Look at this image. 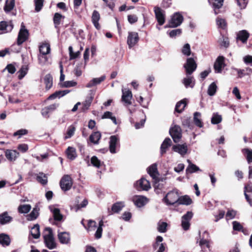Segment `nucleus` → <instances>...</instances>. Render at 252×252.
Masks as SVG:
<instances>
[{"label":"nucleus","instance_id":"nucleus-1","mask_svg":"<svg viewBox=\"0 0 252 252\" xmlns=\"http://www.w3.org/2000/svg\"><path fill=\"white\" fill-rule=\"evenodd\" d=\"M179 198V193L177 189L168 192L163 199V201L167 204L170 205H177Z\"/></svg>","mask_w":252,"mask_h":252},{"label":"nucleus","instance_id":"nucleus-2","mask_svg":"<svg viewBox=\"0 0 252 252\" xmlns=\"http://www.w3.org/2000/svg\"><path fill=\"white\" fill-rule=\"evenodd\" d=\"M45 230L48 231V234L43 236L46 246L50 250L55 249L56 247V243L54 240L52 229L50 227H46Z\"/></svg>","mask_w":252,"mask_h":252},{"label":"nucleus","instance_id":"nucleus-3","mask_svg":"<svg viewBox=\"0 0 252 252\" xmlns=\"http://www.w3.org/2000/svg\"><path fill=\"white\" fill-rule=\"evenodd\" d=\"M197 64L193 58H188L184 64L187 75H190L196 69Z\"/></svg>","mask_w":252,"mask_h":252},{"label":"nucleus","instance_id":"nucleus-4","mask_svg":"<svg viewBox=\"0 0 252 252\" xmlns=\"http://www.w3.org/2000/svg\"><path fill=\"white\" fill-rule=\"evenodd\" d=\"M183 17L179 13H175L171 17L166 28H176L180 26L183 21Z\"/></svg>","mask_w":252,"mask_h":252},{"label":"nucleus","instance_id":"nucleus-5","mask_svg":"<svg viewBox=\"0 0 252 252\" xmlns=\"http://www.w3.org/2000/svg\"><path fill=\"white\" fill-rule=\"evenodd\" d=\"M72 180L68 175H64L60 182V187L64 191L69 190L72 187Z\"/></svg>","mask_w":252,"mask_h":252},{"label":"nucleus","instance_id":"nucleus-6","mask_svg":"<svg viewBox=\"0 0 252 252\" xmlns=\"http://www.w3.org/2000/svg\"><path fill=\"white\" fill-rule=\"evenodd\" d=\"M169 134L175 143H178L182 138V129L178 125H175L169 129Z\"/></svg>","mask_w":252,"mask_h":252},{"label":"nucleus","instance_id":"nucleus-7","mask_svg":"<svg viewBox=\"0 0 252 252\" xmlns=\"http://www.w3.org/2000/svg\"><path fill=\"white\" fill-rule=\"evenodd\" d=\"M29 35V31L25 28V26L22 23L21 24V28L18 33V35L17 39V45H21V44H22L28 39Z\"/></svg>","mask_w":252,"mask_h":252},{"label":"nucleus","instance_id":"nucleus-8","mask_svg":"<svg viewBox=\"0 0 252 252\" xmlns=\"http://www.w3.org/2000/svg\"><path fill=\"white\" fill-rule=\"evenodd\" d=\"M154 12L156 18L160 26L163 25L165 23V14L164 11L162 10L160 7L156 6L154 7Z\"/></svg>","mask_w":252,"mask_h":252},{"label":"nucleus","instance_id":"nucleus-9","mask_svg":"<svg viewBox=\"0 0 252 252\" xmlns=\"http://www.w3.org/2000/svg\"><path fill=\"white\" fill-rule=\"evenodd\" d=\"M139 37L136 32H129L127 38V44L129 48L134 47L139 41Z\"/></svg>","mask_w":252,"mask_h":252},{"label":"nucleus","instance_id":"nucleus-10","mask_svg":"<svg viewBox=\"0 0 252 252\" xmlns=\"http://www.w3.org/2000/svg\"><path fill=\"white\" fill-rule=\"evenodd\" d=\"M135 187L138 190H148L151 188L149 181L144 177L136 182Z\"/></svg>","mask_w":252,"mask_h":252},{"label":"nucleus","instance_id":"nucleus-11","mask_svg":"<svg viewBox=\"0 0 252 252\" xmlns=\"http://www.w3.org/2000/svg\"><path fill=\"white\" fill-rule=\"evenodd\" d=\"M165 180V178H159L158 177L154 179L153 186L156 193H160L162 189L164 188L166 184Z\"/></svg>","mask_w":252,"mask_h":252},{"label":"nucleus","instance_id":"nucleus-12","mask_svg":"<svg viewBox=\"0 0 252 252\" xmlns=\"http://www.w3.org/2000/svg\"><path fill=\"white\" fill-rule=\"evenodd\" d=\"M14 27L13 22L11 20L0 22V31L1 33H6L12 31Z\"/></svg>","mask_w":252,"mask_h":252},{"label":"nucleus","instance_id":"nucleus-13","mask_svg":"<svg viewBox=\"0 0 252 252\" xmlns=\"http://www.w3.org/2000/svg\"><path fill=\"white\" fill-rule=\"evenodd\" d=\"M59 106V103H55L45 107L41 110L42 115L46 118H49L50 117L49 114L54 112Z\"/></svg>","mask_w":252,"mask_h":252},{"label":"nucleus","instance_id":"nucleus-14","mask_svg":"<svg viewBox=\"0 0 252 252\" xmlns=\"http://www.w3.org/2000/svg\"><path fill=\"white\" fill-rule=\"evenodd\" d=\"M119 138L118 135H112L110 137L109 141V151L111 153H116V148L117 145L119 144Z\"/></svg>","mask_w":252,"mask_h":252},{"label":"nucleus","instance_id":"nucleus-15","mask_svg":"<svg viewBox=\"0 0 252 252\" xmlns=\"http://www.w3.org/2000/svg\"><path fill=\"white\" fill-rule=\"evenodd\" d=\"M224 0H208V2L212 5L215 15L220 12L219 10L223 5Z\"/></svg>","mask_w":252,"mask_h":252},{"label":"nucleus","instance_id":"nucleus-16","mask_svg":"<svg viewBox=\"0 0 252 252\" xmlns=\"http://www.w3.org/2000/svg\"><path fill=\"white\" fill-rule=\"evenodd\" d=\"M244 191L247 201L252 206V199L250 197V195L248 194V193H252V183L251 182L249 181L247 184H245Z\"/></svg>","mask_w":252,"mask_h":252},{"label":"nucleus","instance_id":"nucleus-17","mask_svg":"<svg viewBox=\"0 0 252 252\" xmlns=\"http://www.w3.org/2000/svg\"><path fill=\"white\" fill-rule=\"evenodd\" d=\"M172 150L177 153H178L182 156L186 155L188 152V146L186 143L183 144L174 145L172 147Z\"/></svg>","mask_w":252,"mask_h":252},{"label":"nucleus","instance_id":"nucleus-18","mask_svg":"<svg viewBox=\"0 0 252 252\" xmlns=\"http://www.w3.org/2000/svg\"><path fill=\"white\" fill-rule=\"evenodd\" d=\"M224 65V58L223 56H219L214 63L215 70L218 73L222 71V68Z\"/></svg>","mask_w":252,"mask_h":252},{"label":"nucleus","instance_id":"nucleus-19","mask_svg":"<svg viewBox=\"0 0 252 252\" xmlns=\"http://www.w3.org/2000/svg\"><path fill=\"white\" fill-rule=\"evenodd\" d=\"M132 94L131 91L129 90H123L122 101L124 102L127 105L131 104V99Z\"/></svg>","mask_w":252,"mask_h":252},{"label":"nucleus","instance_id":"nucleus-20","mask_svg":"<svg viewBox=\"0 0 252 252\" xmlns=\"http://www.w3.org/2000/svg\"><path fill=\"white\" fill-rule=\"evenodd\" d=\"M5 156L10 161H14L19 156V153L16 150L7 149L5 151Z\"/></svg>","mask_w":252,"mask_h":252},{"label":"nucleus","instance_id":"nucleus-21","mask_svg":"<svg viewBox=\"0 0 252 252\" xmlns=\"http://www.w3.org/2000/svg\"><path fill=\"white\" fill-rule=\"evenodd\" d=\"M250 36V33L246 30L240 31L237 34V40L241 41L243 43H246Z\"/></svg>","mask_w":252,"mask_h":252},{"label":"nucleus","instance_id":"nucleus-22","mask_svg":"<svg viewBox=\"0 0 252 252\" xmlns=\"http://www.w3.org/2000/svg\"><path fill=\"white\" fill-rule=\"evenodd\" d=\"M147 172L152 177L153 180L158 178L157 175H158L159 173L157 164L154 163L150 165L147 169Z\"/></svg>","mask_w":252,"mask_h":252},{"label":"nucleus","instance_id":"nucleus-23","mask_svg":"<svg viewBox=\"0 0 252 252\" xmlns=\"http://www.w3.org/2000/svg\"><path fill=\"white\" fill-rule=\"evenodd\" d=\"M172 145V141L170 138L166 137L165 138L160 146V154L161 155L165 154L167 149Z\"/></svg>","mask_w":252,"mask_h":252},{"label":"nucleus","instance_id":"nucleus-24","mask_svg":"<svg viewBox=\"0 0 252 252\" xmlns=\"http://www.w3.org/2000/svg\"><path fill=\"white\" fill-rule=\"evenodd\" d=\"M106 78L105 75H102L99 78H94L91 80L86 85V87L88 88H92L97 85L100 84L102 82L104 81Z\"/></svg>","mask_w":252,"mask_h":252},{"label":"nucleus","instance_id":"nucleus-25","mask_svg":"<svg viewBox=\"0 0 252 252\" xmlns=\"http://www.w3.org/2000/svg\"><path fill=\"white\" fill-rule=\"evenodd\" d=\"M69 92H70V91L68 90L56 91L54 93L50 95L47 98V99L45 100V101H47V100L55 99L57 97H61L62 96H63L65 95H66V94H68Z\"/></svg>","mask_w":252,"mask_h":252},{"label":"nucleus","instance_id":"nucleus-26","mask_svg":"<svg viewBox=\"0 0 252 252\" xmlns=\"http://www.w3.org/2000/svg\"><path fill=\"white\" fill-rule=\"evenodd\" d=\"M192 202L191 198L187 195L179 196L177 205H185L188 206L191 204Z\"/></svg>","mask_w":252,"mask_h":252},{"label":"nucleus","instance_id":"nucleus-27","mask_svg":"<svg viewBox=\"0 0 252 252\" xmlns=\"http://www.w3.org/2000/svg\"><path fill=\"white\" fill-rule=\"evenodd\" d=\"M58 238L61 243L67 244L70 241L69 233L66 232L59 233Z\"/></svg>","mask_w":252,"mask_h":252},{"label":"nucleus","instance_id":"nucleus-28","mask_svg":"<svg viewBox=\"0 0 252 252\" xmlns=\"http://www.w3.org/2000/svg\"><path fill=\"white\" fill-rule=\"evenodd\" d=\"M65 154L67 158L71 160L75 159L77 156L76 149L72 147H68L67 148Z\"/></svg>","mask_w":252,"mask_h":252},{"label":"nucleus","instance_id":"nucleus-29","mask_svg":"<svg viewBox=\"0 0 252 252\" xmlns=\"http://www.w3.org/2000/svg\"><path fill=\"white\" fill-rule=\"evenodd\" d=\"M133 202L135 206L138 207H141L146 204L147 199L146 197L138 196L136 197V198L133 200Z\"/></svg>","mask_w":252,"mask_h":252},{"label":"nucleus","instance_id":"nucleus-30","mask_svg":"<svg viewBox=\"0 0 252 252\" xmlns=\"http://www.w3.org/2000/svg\"><path fill=\"white\" fill-rule=\"evenodd\" d=\"M101 137V134L99 131L93 132L89 137V140L91 142L94 144H98L99 141Z\"/></svg>","mask_w":252,"mask_h":252},{"label":"nucleus","instance_id":"nucleus-31","mask_svg":"<svg viewBox=\"0 0 252 252\" xmlns=\"http://www.w3.org/2000/svg\"><path fill=\"white\" fill-rule=\"evenodd\" d=\"M39 50L40 54L48 55L50 53V45L48 43H42L39 47Z\"/></svg>","mask_w":252,"mask_h":252},{"label":"nucleus","instance_id":"nucleus-32","mask_svg":"<svg viewBox=\"0 0 252 252\" xmlns=\"http://www.w3.org/2000/svg\"><path fill=\"white\" fill-rule=\"evenodd\" d=\"M182 83L186 88H188L190 87L192 88L195 85V79L193 76H190L187 78H184L182 81Z\"/></svg>","mask_w":252,"mask_h":252},{"label":"nucleus","instance_id":"nucleus-33","mask_svg":"<svg viewBox=\"0 0 252 252\" xmlns=\"http://www.w3.org/2000/svg\"><path fill=\"white\" fill-rule=\"evenodd\" d=\"M187 104V102L186 99L181 100L177 103L175 111L179 113H181L184 110Z\"/></svg>","mask_w":252,"mask_h":252},{"label":"nucleus","instance_id":"nucleus-34","mask_svg":"<svg viewBox=\"0 0 252 252\" xmlns=\"http://www.w3.org/2000/svg\"><path fill=\"white\" fill-rule=\"evenodd\" d=\"M64 16L62 15L59 13H55L53 17V22L55 27L56 29L59 28V26L60 25L62 20L64 19Z\"/></svg>","mask_w":252,"mask_h":252},{"label":"nucleus","instance_id":"nucleus-35","mask_svg":"<svg viewBox=\"0 0 252 252\" xmlns=\"http://www.w3.org/2000/svg\"><path fill=\"white\" fill-rule=\"evenodd\" d=\"M125 206L124 204L122 202H117L113 204L111 207V211L112 213H110L112 214L113 213H118L120 212L123 208Z\"/></svg>","mask_w":252,"mask_h":252},{"label":"nucleus","instance_id":"nucleus-36","mask_svg":"<svg viewBox=\"0 0 252 252\" xmlns=\"http://www.w3.org/2000/svg\"><path fill=\"white\" fill-rule=\"evenodd\" d=\"M10 239L9 236L5 234H0V244L3 247L8 246L10 244Z\"/></svg>","mask_w":252,"mask_h":252},{"label":"nucleus","instance_id":"nucleus-37","mask_svg":"<svg viewBox=\"0 0 252 252\" xmlns=\"http://www.w3.org/2000/svg\"><path fill=\"white\" fill-rule=\"evenodd\" d=\"M44 83L46 90H48L53 85V77L51 74H46L44 78Z\"/></svg>","mask_w":252,"mask_h":252},{"label":"nucleus","instance_id":"nucleus-38","mask_svg":"<svg viewBox=\"0 0 252 252\" xmlns=\"http://www.w3.org/2000/svg\"><path fill=\"white\" fill-rule=\"evenodd\" d=\"M12 220V218L8 216L7 212H5L0 215V223L1 224H5L9 223Z\"/></svg>","mask_w":252,"mask_h":252},{"label":"nucleus","instance_id":"nucleus-39","mask_svg":"<svg viewBox=\"0 0 252 252\" xmlns=\"http://www.w3.org/2000/svg\"><path fill=\"white\" fill-rule=\"evenodd\" d=\"M31 234L32 237L34 239H38L39 238L40 233V227L38 224H34V226L32 228L31 230Z\"/></svg>","mask_w":252,"mask_h":252},{"label":"nucleus","instance_id":"nucleus-40","mask_svg":"<svg viewBox=\"0 0 252 252\" xmlns=\"http://www.w3.org/2000/svg\"><path fill=\"white\" fill-rule=\"evenodd\" d=\"M242 152L245 157L248 163L252 162V150L249 148H245L242 150Z\"/></svg>","mask_w":252,"mask_h":252},{"label":"nucleus","instance_id":"nucleus-41","mask_svg":"<svg viewBox=\"0 0 252 252\" xmlns=\"http://www.w3.org/2000/svg\"><path fill=\"white\" fill-rule=\"evenodd\" d=\"M189 162V165L186 170V174H191L199 171V168L196 165L192 163L189 160H188Z\"/></svg>","mask_w":252,"mask_h":252},{"label":"nucleus","instance_id":"nucleus-42","mask_svg":"<svg viewBox=\"0 0 252 252\" xmlns=\"http://www.w3.org/2000/svg\"><path fill=\"white\" fill-rule=\"evenodd\" d=\"M181 52L184 55L187 57L189 56L190 55L193 56L194 55V53H191L190 46L189 43H186L183 46Z\"/></svg>","mask_w":252,"mask_h":252},{"label":"nucleus","instance_id":"nucleus-43","mask_svg":"<svg viewBox=\"0 0 252 252\" xmlns=\"http://www.w3.org/2000/svg\"><path fill=\"white\" fill-rule=\"evenodd\" d=\"M15 6V0H6L4 6V10L6 12H10Z\"/></svg>","mask_w":252,"mask_h":252},{"label":"nucleus","instance_id":"nucleus-44","mask_svg":"<svg viewBox=\"0 0 252 252\" xmlns=\"http://www.w3.org/2000/svg\"><path fill=\"white\" fill-rule=\"evenodd\" d=\"M201 116L200 113L196 112L194 113L193 121L194 124L199 127H202L203 124L199 118Z\"/></svg>","mask_w":252,"mask_h":252},{"label":"nucleus","instance_id":"nucleus-45","mask_svg":"<svg viewBox=\"0 0 252 252\" xmlns=\"http://www.w3.org/2000/svg\"><path fill=\"white\" fill-rule=\"evenodd\" d=\"M36 180L41 184L45 185L48 182L47 176L42 172L39 173V175L36 177Z\"/></svg>","mask_w":252,"mask_h":252},{"label":"nucleus","instance_id":"nucleus-46","mask_svg":"<svg viewBox=\"0 0 252 252\" xmlns=\"http://www.w3.org/2000/svg\"><path fill=\"white\" fill-rule=\"evenodd\" d=\"M217 86L215 82L212 83L208 87L207 93L210 96L214 95L217 92Z\"/></svg>","mask_w":252,"mask_h":252},{"label":"nucleus","instance_id":"nucleus-47","mask_svg":"<svg viewBox=\"0 0 252 252\" xmlns=\"http://www.w3.org/2000/svg\"><path fill=\"white\" fill-rule=\"evenodd\" d=\"M31 206L30 204L20 205L18 208V212L21 214H26L30 212Z\"/></svg>","mask_w":252,"mask_h":252},{"label":"nucleus","instance_id":"nucleus-48","mask_svg":"<svg viewBox=\"0 0 252 252\" xmlns=\"http://www.w3.org/2000/svg\"><path fill=\"white\" fill-rule=\"evenodd\" d=\"M54 219L56 221H61L63 219V215L61 214L59 208H54L52 211Z\"/></svg>","mask_w":252,"mask_h":252},{"label":"nucleus","instance_id":"nucleus-49","mask_svg":"<svg viewBox=\"0 0 252 252\" xmlns=\"http://www.w3.org/2000/svg\"><path fill=\"white\" fill-rule=\"evenodd\" d=\"M75 131V127L73 125L70 126L67 130L66 133L65 134L64 139L65 140L71 138L74 134Z\"/></svg>","mask_w":252,"mask_h":252},{"label":"nucleus","instance_id":"nucleus-50","mask_svg":"<svg viewBox=\"0 0 252 252\" xmlns=\"http://www.w3.org/2000/svg\"><path fill=\"white\" fill-rule=\"evenodd\" d=\"M210 242L207 239H205L204 238L201 239L199 242V246L201 247L202 251H205L206 248L209 249L210 247V245L209 244Z\"/></svg>","mask_w":252,"mask_h":252},{"label":"nucleus","instance_id":"nucleus-51","mask_svg":"<svg viewBox=\"0 0 252 252\" xmlns=\"http://www.w3.org/2000/svg\"><path fill=\"white\" fill-rule=\"evenodd\" d=\"M233 229L235 231H241L245 233V229L243 225L238 221H234L232 222Z\"/></svg>","mask_w":252,"mask_h":252},{"label":"nucleus","instance_id":"nucleus-52","mask_svg":"<svg viewBox=\"0 0 252 252\" xmlns=\"http://www.w3.org/2000/svg\"><path fill=\"white\" fill-rule=\"evenodd\" d=\"M70 60H74L79 57L81 54V51H78L74 53L73 51V48L72 46H69L68 48Z\"/></svg>","mask_w":252,"mask_h":252},{"label":"nucleus","instance_id":"nucleus-53","mask_svg":"<svg viewBox=\"0 0 252 252\" xmlns=\"http://www.w3.org/2000/svg\"><path fill=\"white\" fill-rule=\"evenodd\" d=\"M93 100V97L90 96L87 97L86 99L83 103L82 110L85 111L89 109Z\"/></svg>","mask_w":252,"mask_h":252},{"label":"nucleus","instance_id":"nucleus-54","mask_svg":"<svg viewBox=\"0 0 252 252\" xmlns=\"http://www.w3.org/2000/svg\"><path fill=\"white\" fill-rule=\"evenodd\" d=\"M216 23L218 27L223 30L226 29L227 23L225 19L218 17L216 19Z\"/></svg>","mask_w":252,"mask_h":252},{"label":"nucleus","instance_id":"nucleus-55","mask_svg":"<svg viewBox=\"0 0 252 252\" xmlns=\"http://www.w3.org/2000/svg\"><path fill=\"white\" fill-rule=\"evenodd\" d=\"M222 121V117L221 115L217 113H214L211 118V123L212 124L216 125L220 123Z\"/></svg>","mask_w":252,"mask_h":252},{"label":"nucleus","instance_id":"nucleus-56","mask_svg":"<svg viewBox=\"0 0 252 252\" xmlns=\"http://www.w3.org/2000/svg\"><path fill=\"white\" fill-rule=\"evenodd\" d=\"M38 210L34 208L29 215L28 220H35L38 216Z\"/></svg>","mask_w":252,"mask_h":252},{"label":"nucleus","instance_id":"nucleus-57","mask_svg":"<svg viewBox=\"0 0 252 252\" xmlns=\"http://www.w3.org/2000/svg\"><path fill=\"white\" fill-rule=\"evenodd\" d=\"M91 162L94 166L99 168L101 166V161L96 156H93L91 159Z\"/></svg>","mask_w":252,"mask_h":252},{"label":"nucleus","instance_id":"nucleus-58","mask_svg":"<svg viewBox=\"0 0 252 252\" xmlns=\"http://www.w3.org/2000/svg\"><path fill=\"white\" fill-rule=\"evenodd\" d=\"M38 60L39 64H45L48 61V58L47 55L40 54L38 56Z\"/></svg>","mask_w":252,"mask_h":252},{"label":"nucleus","instance_id":"nucleus-59","mask_svg":"<svg viewBox=\"0 0 252 252\" xmlns=\"http://www.w3.org/2000/svg\"><path fill=\"white\" fill-rule=\"evenodd\" d=\"M44 0H35V10L36 12L40 11L43 6Z\"/></svg>","mask_w":252,"mask_h":252},{"label":"nucleus","instance_id":"nucleus-60","mask_svg":"<svg viewBox=\"0 0 252 252\" xmlns=\"http://www.w3.org/2000/svg\"><path fill=\"white\" fill-rule=\"evenodd\" d=\"M167 223L165 222H162L161 223H158V230L159 232L164 233L167 231Z\"/></svg>","mask_w":252,"mask_h":252},{"label":"nucleus","instance_id":"nucleus-61","mask_svg":"<svg viewBox=\"0 0 252 252\" xmlns=\"http://www.w3.org/2000/svg\"><path fill=\"white\" fill-rule=\"evenodd\" d=\"M77 85V82L74 81H67L63 82L62 84V87L64 88H69L74 87Z\"/></svg>","mask_w":252,"mask_h":252},{"label":"nucleus","instance_id":"nucleus-62","mask_svg":"<svg viewBox=\"0 0 252 252\" xmlns=\"http://www.w3.org/2000/svg\"><path fill=\"white\" fill-rule=\"evenodd\" d=\"M100 16L99 12L94 10L92 14V22H98L100 20Z\"/></svg>","mask_w":252,"mask_h":252},{"label":"nucleus","instance_id":"nucleus-63","mask_svg":"<svg viewBox=\"0 0 252 252\" xmlns=\"http://www.w3.org/2000/svg\"><path fill=\"white\" fill-rule=\"evenodd\" d=\"M236 212L233 210H229L226 214V219L227 220L232 219L235 217Z\"/></svg>","mask_w":252,"mask_h":252},{"label":"nucleus","instance_id":"nucleus-64","mask_svg":"<svg viewBox=\"0 0 252 252\" xmlns=\"http://www.w3.org/2000/svg\"><path fill=\"white\" fill-rule=\"evenodd\" d=\"M5 69H6L10 74H14L16 70L14 64L12 63L8 64Z\"/></svg>","mask_w":252,"mask_h":252}]
</instances>
